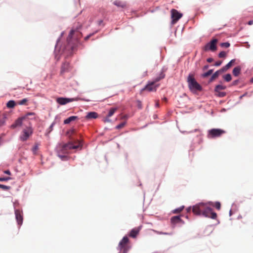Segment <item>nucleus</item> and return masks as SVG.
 I'll return each instance as SVG.
<instances>
[{
	"label": "nucleus",
	"instance_id": "1",
	"mask_svg": "<svg viewBox=\"0 0 253 253\" xmlns=\"http://www.w3.org/2000/svg\"><path fill=\"white\" fill-rule=\"evenodd\" d=\"M186 210L187 212H190L192 210L193 213L196 215H203L211 217L212 219H215L217 216L216 213L213 212L209 207L204 210H201L200 207H188Z\"/></svg>",
	"mask_w": 253,
	"mask_h": 253
},
{
	"label": "nucleus",
	"instance_id": "2",
	"mask_svg": "<svg viewBox=\"0 0 253 253\" xmlns=\"http://www.w3.org/2000/svg\"><path fill=\"white\" fill-rule=\"evenodd\" d=\"M188 87L193 92L202 90L201 86L196 82L192 74H189L187 78Z\"/></svg>",
	"mask_w": 253,
	"mask_h": 253
},
{
	"label": "nucleus",
	"instance_id": "3",
	"mask_svg": "<svg viewBox=\"0 0 253 253\" xmlns=\"http://www.w3.org/2000/svg\"><path fill=\"white\" fill-rule=\"evenodd\" d=\"M164 78V75L162 74L159 78L155 79L154 81L149 83L141 91L147 90L149 91H155L159 86V84H156V83Z\"/></svg>",
	"mask_w": 253,
	"mask_h": 253
},
{
	"label": "nucleus",
	"instance_id": "4",
	"mask_svg": "<svg viewBox=\"0 0 253 253\" xmlns=\"http://www.w3.org/2000/svg\"><path fill=\"white\" fill-rule=\"evenodd\" d=\"M33 132V129L30 125L26 128L23 129L22 133L20 136V140L22 141H26L32 134Z\"/></svg>",
	"mask_w": 253,
	"mask_h": 253
},
{
	"label": "nucleus",
	"instance_id": "5",
	"mask_svg": "<svg viewBox=\"0 0 253 253\" xmlns=\"http://www.w3.org/2000/svg\"><path fill=\"white\" fill-rule=\"evenodd\" d=\"M29 116H34V118H35V113H28L25 116L21 118H19L18 119H17L15 123L11 126V128H15L16 127L21 126L23 121H26V119L28 118Z\"/></svg>",
	"mask_w": 253,
	"mask_h": 253
},
{
	"label": "nucleus",
	"instance_id": "6",
	"mask_svg": "<svg viewBox=\"0 0 253 253\" xmlns=\"http://www.w3.org/2000/svg\"><path fill=\"white\" fill-rule=\"evenodd\" d=\"M81 145L80 141L77 140L74 143L71 142L67 144H65L63 146V152L65 153L66 150L72 149H77L79 148Z\"/></svg>",
	"mask_w": 253,
	"mask_h": 253
},
{
	"label": "nucleus",
	"instance_id": "7",
	"mask_svg": "<svg viewBox=\"0 0 253 253\" xmlns=\"http://www.w3.org/2000/svg\"><path fill=\"white\" fill-rule=\"evenodd\" d=\"M225 133V131L219 128H213L209 130L208 137L209 138H214L219 137Z\"/></svg>",
	"mask_w": 253,
	"mask_h": 253
},
{
	"label": "nucleus",
	"instance_id": "8",
	"mask_svg": "<svg viewBox=\"0 0 253 253\" xmlns=\"http://www.w3.org/2000/svg\"><path fill=\"white\" fill-rule=\"evenodd\" d=\"M217 40L216 39H213L211 41V42L208 43L204 47V50L207 51L211 50V51H215L216 50V43Z\"/></svg>",
	"mask_w": 253,
	"mask_h": 253
},
{
	"label": "nucleus",
	"instance_id": "9",
	"mask_svg": "<svg viewBox=\"0 0 253 253\" xmlns=\"http://www.w3.org/2000/svg\"><path fill=\"white\" fill-rule=\"evenodd\" d=\"M129 241L128 238L125 236L120 242L119 247L121 250H123V253H126L128 250L127 248V244Z\"/></svg>",
	"mask_w": 253,
	"mask_h": 253
},
{
	"label": "nucleus",
	"instance_id": "10",
	"mask_svg": "<svg viewBox=\"0 0 253 253\" xmlns=\"http://www.w3.org/2000/svg\"><path fill=\"white\" fill-rule=\"evenodd\" d=\"M171 14L172 24L175 23L182 16V14L174 9L171 10Z\"/></svg>",
	"mask_w": 253,
	"mask_h": 253
},
{
	"label": "nucleus",
	"instance_id": "11",
	"mask_svg": "<svg viewBox=\"0 0 253 253\" xmlns=\"http://www.w3.org/2000/svg\"><path fill=\"white\" fill-rule=\"evenodd\" d=\"M15 214L18 224L21 225L23 222V211L22 210H15Z\"/></svg>",
	"mask_w": 253,
	"mask_h": 253
},
{
	"label": "nucleus",
	"instance_id": "12",
	"mask_svg": "<svg viewBox=\"0 0 253 253\" xmlns=\"http://www.w3.org/2000/svg\"><path fill=\"white\" fill-rule=\"evenodd\" d=\"M75 99L74 98H68L64 97H59L56 99L57 102L61 105H65L67 103L72 102Z\"/></svg>",
	"mask_w": 253,
	"mask_h": 253
},
{
	"label": "nucleus",
	"instance_id": "13",
	"mask_svg": "<svg viewBox=\"0 0 253 253\" xmlns=\"http://www.w3.org/2000/svg\"><path fill=\"white\" fill-rule=\"evenodd\" d=\"M98 117V114L97 113L95 112H89L87 114L86 116H85V118L86 119H96Z\"/></svg>",
	"mask_w": 253,
	"mask_h": 253
},
{
	"label": "nucleus",
	"instance_id": "14",
	"mask_svg": "<svg viewBox=\"0 0 253 253\" xmlns=\"http://www.w3.org/2000/svg\"><path fill=\"white\" fill-rule=\"evenodd\" d=\"M181 221H182V220L179 215L174 216L171 218V222L173 224H175Z\"/></svg>",
	"mask_w": 253,
	"mask_h": 253
},
{
	"label": "nucleus",
	"instance_id": "15",
	"mask_svg": "<svg viewBox=\"0 0 253 253\" xmlns=\"http://www.w3.org/2000/svg\"><path fill=\"white\" fill-rule=\"evenodd\" d=\"M139 230L137 228H134L131 230L129 233V236L132 238H135L138 235Z\"/></svg>",
	"mask_w": 253,
	"mask_h": 253
},
{
	"label": "nucleus",
	"instance_id": "16",
	"mask_svg": "<svg viewBox=\"0 0 253 253\" xmlns=\"http://www.w3.org/2000/svg\"><path fill=\"white\" fill-rule=\"evenodd\" d=\"M113 3L118 7L124 8L126 6V2L118 0L114 1Z\"/></svg>",
	"mask_w": 253,
	"mask_h": 253
},
{
	"label": "nucleus",
	"instance_id": "17",
	"mask_svg": "<svg viewBox=\"0 0 253 253\" xmlns=\"http://www.w3.org/2000/svg\"><path fill=\"white\" fill-rule=\"evenodd\" d=\"M77 118L78 117L77 116H71V117H70L68 118H67V119L64 120V123L65 124H68L70 122L76 120L77 119Z\"/></svg>",
	"mask_w": 253,
	"mask_h": 253
},
{
	"label": "nucleus",
	"instance_id": "18",
	"mask_svg": "<svg viewBox=\"0 0 253 253\" xmlns=\"http://www.w3.org/2000/svg\"><path fill=\"white\" fill-rule=\"evenodd\" d=\"M241 68L240 67L238 66L234 68L233 70V74L235 76H238L241 72Z\"/></svg>",
	"mask_w": 253,
	"mask_h": 253
},
{
	"label": "nucleus",
	"instance_id": "19",
	"mask_svg": "<svg viewBox=\"0 0 253 253\" xmlns=\"http://www.w3.org/2000/svg\"><path fill=\"white\" fill-rule=\"evenodd\" d=\"M69 63H64L62 66V67H61V73H64L65 72H66L68 67H69Z\"/></svg>",
	"mask_w": 253,
	"mask_h": 253
},
{
	"label": "nucleus",
	"instance_id": "20",
	"mask_svg": "<svg viewBox=\"0 0 253 253\" xmlns=\"http://www.w3.org/2000/svg\"><path fill=\"white\" fill-rule=\"evenodd\" d=\"M15 106V101L13 100H10L6 104V106L9 108H12Z\"/></svg>",
	"mask_w": 253,
	"mask_h": 253
},
{
	"label": "nucleus",
	"instance_id": "21",
	"mask_svg": "<svg viewBox=\"0 0 253 253\" xmlns=\"http://www.w3.org/2000/svg\"><path fill=\"white\" fill-rule=\"evenodd\" d=\"M225 88H226L225 86H224V85H222L221 84H218L215 86V91L217 92L220 90L225 89Z\"/></svg>",
	"mask_w": 253,
	"mask_h": 253
},
{
	"label": "nucleus",
	"instance_id": "22",
	"mask_svg": "<svg viewBox=\"0 0 253 253\" xmlns=\"http://www.w3.org/2000/svg\"><path fill=\"white\" fill-rule=\"evenodd\" d=\"M117 110V108H111L109 112V113H108V115L107 116L108 117H111L113 115V114H114V113L115 112V111Z\"/></svg>",
	"mask_w": 253,
	"mask_h": 253
},
{
	"label": "nucleus",
	"instance_id": "23",
	"mask_svg": "<svg viewBox=\"0 0 253 253\" xmlns=\"http://www.w3.org/2000/svg\"><path fill=\"white\" fill-rule=\"evenodd\" d=\"M39 144L38 143H36V144H35L34 146L33 147L32 151H33L34 154H35L37 153V151L39 149Z\"/></svg>",
	"mask_w": 253,
	"mask_h": 253
},
{
	"label": "nucleus",
	"instance_id": "24",
	"mask_svg": "<svg viewBox=\"0 0 253 253\" xmlns=\"http://www.w3.org/2000/svg\"><path fill=\"white\" fill-rule=\"evenodd\" d=\"M220 71H217L216 72H215L211 76V81L214 80V79L216 78L218 75H219V74H220Z\"/></svg>",
	"mask_w": 253,
	"mask_h": 253
},
{
	"label": "nucleus",
	"instance_id": "25",
	"mask_svg": "<svg viewBox=\"0 0 253 253\" xmlns=\"http://www.w3.org/2000/svg\"><path fill=\"white\" fill-rule=\"evenodd\" d=\"M184 207H180L172 211V213H178L181 212L183 210Z\"/></svg>",
	"mask_w": 253,
	"mask_h": 253
},
{
	"label": "nucleus",
	"instance_id": "26",
	"mask_svg": "<svg viewBox=\"0 0 253 253\" xmlns=\"http://www.w3.org/2000/svg\"><path fill=\"white\" fill-rule=\"evenodd\" d=\"M224 80L226 81V82H229L232 79V78H231V76L230 74H226V75H225L224 76Z\"/></svg>",
	"mask_w": 253,
	"mask_h": 253
},
{
	"label": "nucleus",
	"instance_id": "27",
	"mask_svg": "<svg viewBox=\"0 0 253 253\" xmlns=\"http://www.w3.org/2000/svg\"><path fill=\"white\" fill-rule=\"evenodd\" d=\"M28 99L26 98H24L21 100L19 101L18 103L20 105H25Z\"/></svg>",
	"mask_w": 253,
	"mask_h": 253
},
{
	"label": "nucleus",
	"instance_id": "28",
	"mask_svg": "<svg viewBox=\"0 0 253 253\" xmlns=\"http://www.w3.org/2000/svg\"><path fill=\"white\" fill-rule=\"evenodd\" d=\"M5 120H6V116H5V115H3L2 116V118L0 120V126H1L4 125Z\"/></svg>",
	"mask_w": 253,
	"mask_h": 253
},
{
	"label": "nucleus",
	"instance_id": "29",
	"mask_svg": "<svg viewBox=\"0 0 253 253\" xmlns=\"http://www.w3.org/2000/svg\"><path fill=\"white\" fill-rule=\"evenodd\" d=\"M212 72H213L212 70H210L207 72L203 74V77H207L211 75L212 74Z\"/></svg>",
	"mask_w": 253,
	"mask_h": 253
},
{
	"label": "nucleus",
	"instance_id": "30",
	"mask_svg": "<svg viewBox=\"0 0 253 253\" xmlns=\"http://www.w3.org/2000/svg\"><path fill=\"white\" fill-rule=\"evenodd\" d=\"M235 61V59L231 60L227 64H226V68H228V69H229L232 65V64L234 63Z\"/></svg>",
	"mask_w": 253,
	"mask_h": 253
},
{
	"label": "nucleus",
	"instance_id": "31",
	"mask_svg": "<svg viewBox=\"0 0 253 253\" xmlns=\"http://www.w3.org/2000/svg\"><path fill=\"white\" fill-rule=\"evenodd\" d=\"M0 188H1V189H2L3 190H9V189L10 187L8 186H6V185L0 184Z\"/></svg>",
	"mask_w": 253,
	"mask_h": 253
},
{
	"label": "nucleus",
	"instance_id": "32",
	"mask_svg": "<svg viewBox=\"0 0 253 253\" xmlns=\"http://www.w3.org/2000/svg\"><path fill=\"white\" fill-rule=\"evenodd\" d=\"M220 58L225 57L226 56V53L225 51H221L218 55Z\"/></svg>",
	"mask_w": 253,
	"mask_h": 253
},
{
	"label": "nucleus",
	"instance_id": "33",
	"mask_svg": "<svg viewBox=\"0 0 253 253\" xmlns=\"http://www.w3.org/2000/svg\"><path fill=\"white\" fill-rule=\"evenodd\" d=\"M126 125V123L125 122H124V123H122L121 124H120V125H118L116 126V128L117 129H120L122 127H123Z\"/></svg>",
	"mask_w": 253,
	"mask_h": 253
},
{
	"label": "nucleus",
	"instance_id": "34",
	"mask_svg": "<svg viewBox=\"0 0 253 253\" xmlns=\"http://www.w3.org/2000/svg\"><path fill=\"white\" fill-rule=\"evenodd\" d=\"M209 206H220V203L218 202H216L214 204H213L212 202H209L208 204Z\"/></svg>",
	"mask_w": 253,
	"mask_h": 253
},
{
	"label": "nucleus",
	"instance_id": "35",
	"mask_svg": "<svg viewBox=\"0 0 253 253\" xmlns=\"http://www.w3.org/2000/svg\"><path fill=\"white\" fill-rule=\"evenodd\" d=\"M221 46L222 47H228L230 46V43L229 42H223L221 43Z\"/></svg>",
	"mask_w": 253,
	"mask_h": 253
},
{
	"label": "nucleus",
	"instance_id": "36",
	"mask_svg": "<svg viewBox=\"0 0 253 253\" xmlns=\"http://www.w3.org/2000/svg\"><path fill=\"white\" fill-rule=\"evenodd\" d=\"M11 179L10 177H0V181H7Z\"/></svg>",
	"mask_w": 253,
	"mask_h": 253
},
{
	"label": "nucleus",
	"instance_id": "37",
	"mask_svg": "<svg viewBox=\"0 0 253 253\" xmlns=\"http://www.w3.org/2000/svg\"><path fill=\"white\" fill-rule=\"evenodd\" d=\"M136 103H137V107L139 108V109H141L142 107V103L139 100H137L136 101Z\"/></svg>",
	"mask_w": 253,
	"mask_h": 253
},
{
	"label": "nucleus",
	"instance_id": "38",
	"mask_svg": "<svg viewBox=\"0 0 253 253\" xmlns=\"http://www.w3.org/2000/svg\"><path fill=\"white\" fill-rule=\"evenodd\" d=\"M35 118H34V116H28V118L26 119V120H33V119H36V114H35Z\"/></svg>",
	"mask_w": 253,
	"mask_h": 253
},
{
	"label": "nucleus",
	"instance_id": "39",
	"mask_svg": "<svg viewBox=\"0 0 253 253\" xmlns=\"http://www.w3.org/2000/svg\"><path fill=\"white\" fill-rule=\"evenodd\" d=\"M228 69V68H226V66H225L224 67H223L221 70H220L219 71H220V73H222V72H223L224 71H226V70H227Z\"/></svg>",
	"mask_w": 253,
	"mask_h": 253
},
{
	"label": "nucleus",
	"instance_id": "40",
	"mask_svg": "<svg viewBox=\"0 0 253 253\" xmlns=\"http://www.w3.org/2000/svg\"><path fill=\"white\" fill-rule=\"evenodd\" d=\"M54 125V123H53L50 126L49 128V131H48V132L49 133L50 132H51L52 130V129H53V127Z\"/></svg>",
	"mask_w": 253,
	"mask_h": 253
},
{
	"label": "nucleus",
	"instance_id": "41",
	"mask_svg": "<svg viewBox=\"0 0 253 253\" xmlns=\"http://www.w3.org/2000/svg\"><path fill=\"white\" fill-rule=\"evenodd\" d=\"M74 31L73 30H71L70 31V32L69 35V38H71L72 36H73V35L74 34Z\"/></svg>",
	"mask_w": 253,
	"mask_h": 253
},
{
	"label": "nucleus",
	"instance_id": "42",
	"mask_svg": "<svg viewBox=\"0 0 253 253\" xmlns=\"http://www.w3.org/2000/svg\"><path fill=\"white\" fill-rule=\"evenodd\" d=\"M222 62L221 61H218V62H216L215 63V66H219L221 65Z\"/></svg>",
	"mask_w": 253,
	"mask_h": 253
},
{
	"label": "nucleus",
	"instance_id": "43",
	"mask_svg": "<svg viewBox=\"0 0 253 253\" xmlns=\"http://www.w3.org/2000/svg\"><path fill=\"white\" fill-rule=\"evenodd\" d=\"M4 172L7 174H8V175H10L11 174V172L9 170H5L4 171Z\"/></svg>",
	"mask_w": 253,
	"mask_h": 253
},
{
	"label": "nucleus",
	"instance_id": "44",
	"mask_svg": "<svg viewBox=\"0 0 253 253\" xmlns=\"http://www.w3.org/2000/svg\"><path fill=\"white\" fill-rule=\"evenodd\" d=\"M213 61V59L211 58H209L207 59V61L209 63Z\"/></svg>",
	"mask_w": 253,
	"mask_h": 253
},
{
	"label": "nucleus",
	"instance_id": "45",
	"mask_svg": "<svg viewBox=\"0 0 253 253\" xmlns=\"http://www.w3.org/2000/svg\"><path fill=\"white\" fill-rule=\"evenodd\" d=\"M248 24L249 25H252V24H253V20H250L248 22Z\"/></svg>",
	"mask_w": 253,
	"mask_h": 253
},
{
	"label": "nucleus",
	"instance_id": "46",
	"mask_svg": "<svg viewBox=\"0 0 253 253\" xmlns=\"http://www.w3.org/2000/svg\"><path fill=\"white\" fill-rule=\"evenodd\" d=\"M110 121H111L109 119H108L107 118H105V120H104V122H110Z\"/></svg>",
	"mask_w": 253,
	"mask_h": 253
},
{
	"label": "nucleus",
	"instance_id": "47",
	"mask_svg": "<svg viewBox=\"0 0 253 253\" xmlns=\"http://www.w3.org/2000/svg\"><path fill=\"white\" fill-rule=\"evenodd\" d=\"M91 36V35H89L87 36H86L85 38V40H87L88 39H89V38Z\"/></svg>",
	"mask_w": 253,
	"mask_h": 253
},
{
	"label": "nucleus",
	"instance_id": "48",
	"mask_svg": "<svg viewBox=\"0 0 253 253\" xmlns=\"http://www.w3.org/2000/svg\"><path fill=\"white\" fill-rule=\"evenodd\" d=\"M2 142V139L1 137L0 136V144Z\"/></svg>",
	"mask_w": 253,
	"mask_h": 253
},
{
	"label": "nucleus",
	"instance_id": "49",
	"mask_svg": "<svg viewBox=\"0 0 253 253\" xmlns=\"http://www.w3.org/2000/svg\"><path fill=\"white\" fill-rule=\"evenodd\" d=\"M229 214H230V216L232 215V211L231 210L230 211Z\"/></svg>",
	"mask_w": 253,
	"mask_h": 253
},
{
	"label": "nucleus",
	"instance_id": "50",
	"mask_svg": "<svg viewBox=\"0 0 253 253\" xmlns=\"http://www.w3.org/2000/svg\"><path fill=\"white\" fill-rule=\"evenodd\" d=\"M216 208L217 209L219 210L220 208V207L218 206V207H216Z\"/></svg>",
	"mask_w": 253,
	"mask_h": 253
},
{
	"label": "nucleus",
	"instance_id": "51",
	"mask_svg": "<svg viewBox=\"0 0 253 253\" xmlns=\"http://www.w3.org/2000/svg\"><path fill=\"white\" fill-rule=\"evenodd\" d=\"M156 106H157V107H158V106H159V103H158V102H157V103H156Z\"/></svg>",
	"mask_w": 253,
	"mask_h": 253
},
{
	"label": "nucleus",
	"instance_id": "52",
	"mask_svg": "<svg viewBox=\"0 0 253 253\" xmlns=\"http://www.w3.org/2000/svg\"><path fill=\"white\" fill-rule=\"evenodd\" d=\"M163 100H165V101H167V98L166 97H164L163 98Z\"/></svg>",
	"mask_w": 253,
	"mask_h": 253
},
{
	"label": "nucleus",
	"instance_id": "53",
	"mask_svg": "<svg viewBox=\"0 0 253 253\" xmlns=\"http://www.w3.org/2000/svg\"><path fill=\"white\" fill-rule=\"evenodd\" d=\"M251 82L252 83H253V78H252V79H251Z\"/></svg>",
	"mask_w": 253,
	"mask_h": 253
},
{
	"label": "nucleus",
	"instance_id": "54",
	"mask_svg": "<svg viewBox=\"0 0 253 253\" xmlns=\"http://www.w3.org/2000/svg\"><path fill=\"white\" fill-rule=\"evenodd\" d=\"M59 157H60L61 159H62L63 158H64V156H59Z\"/></svg>",
	"mask_w": 253,
	"mask_h": 253
},
{
	"label": "nucleus",
	"instance_id": "55",
	"mask_svg": "<svg viewBox=\"0 0 253 253\" xmlns=\"http://www.w3.org/2000/svg\"><path fill=\"white\" fill-rule=\"evenodd\" d=\"M208 67V66H205L204 68H205V69H207Z\"/></svg>",
	"mask_w": 253,
	"mask_h": 253
},
{
	"label": "nucleus",
	"instance_id": "56",
	"mask_svg": "<svg viewBox=\"0 0 253 253\" xmlns=\"http://www.w3.org/2000/svg\"><path fill=\"white\" fill-rule=\"evenodd\" d=\"M199 206H205L204 205L202 204V205H199Z\"/></svg>",
	"mask_w": 253,
	"mask_h": 253
},
{
	"label": "nucleus",
	"instance_id": "57",
	"mask_svg": "<svg viewBox=\"0 0 253 253\" xmlns=\"http://www.w3.org/2000/svg\"><path fill=\"white\" fill-rule=\"evenodd\" d=\"M237 81H235V82H234V84H236L237 83Z\"/></svg>",
	"mask_w": 253,
	"mask_h": 253
},
{
	"label": "nucleus",
	"instance_id": "58",
	"mask_svg": "<svg viewBox=\"0 0 253 253\" xmlns=\"http://www.w3.org/2000/svg\"><path fill=\"white\" fill-rule=\"evenodd\" d=\"M224 94L222 93V96H224Z\"/></svg>",
	"mask_w": 253,
	"mask_h": 253
}]
</instances>
